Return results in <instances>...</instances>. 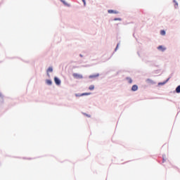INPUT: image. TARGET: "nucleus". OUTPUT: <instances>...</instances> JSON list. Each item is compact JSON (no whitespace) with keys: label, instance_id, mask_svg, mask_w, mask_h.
Here are the masks:
<instances>
[{"label":"nucleus","instance_id":"nucleus-20","mask_svg":"<svg viewBox=\"0 0 180 180\" xmlns=\"http://www.w3.org/2000/svg\"><path fill=\"white\" fill-rule=\"evenodd\" d=\"M82 2H83V4H84V5L85 6L86 5V3L85 2V0H82Z\"/></svg>","mask_w":180,"mask_h":180},{"label":"nucleus","instance_id":"nucleus-11","mask_svg":"<svg viewBox=\"0 0 180 180\" xmlns=\"http://www.w3.org/2000/svg\"><path fill=\"white\" fill-rule=\"evenodd\" d=\"M160 34L161 36H165V34H167V32H165V30H160Z\"/></svg>","mask_w":180,"mask_h":180},{"label":"nucleus","instance_id":"nucleus-8","mask_svg":"<svg viewBox=\"0 0 180 180\" xmlns=\"http://www.w3.org/2000/svg\"><path fill=\"white\" fill-rule=\"evenodd\" d=\"M99 73H96V74H94V75H91V79H94V78H98V77H99Z\"/></svg>","mask_w":180,"mask_h":180},{"label":"nucleus","instance_id":"nucleus-18","mask_svg":"<svg viewBox=\"0 0 180 180\" xmlns=\"http://www.w3.org/2000/svg\"><path fill=\"white\" fill-rule=\"evenodd\" d=\"M173 2L175 4L176 6H178V2H176V0H173Z\"/></svg>","mask_w":180,"mask_h":180},{"label":"nucleus","instance_id":"nucleus-15","mask_svg":"<svg viewBox=\"0 0 180 180\" xmlns=\"http://www.w3.org/2000/svg\"><path fill=\"white\" fill-rule=\"evenodd\" d=\"M166 157H167V156H166L165 155H162V162H165V160H166L165 158H166Z\"/></svg>","mask_w":180,"mask_h":180},{"label":"nucleus","instance_id":"nucleus-14","mask_svg":"<svg viewBox=\"0 0 180 180\" xmlns=\"http://www.w3.org/2000/svg\"><path fill=\"white\" fill-rule=\"evenodd\" d=\"M119 44H120V43L117 44V46L114 50V51H117V49H119Z\"/></svg>","mask_w":180,"mask_h":180},{"label":"nucleus","instance_id":"nucleus-4","mask_svg":"<svg viewBox=\"0 0 180 180\" xmlns=\"http://www.w3.org/2000/svg\"><path fill=\"white\" fill-rule=\"evenodd\" d=\"M146 82L148 84H150V85H155L157 84V82H154V80H153L151 79H147Z\"/></svg>","mask_w":180,"mask_h":180},{"label":"nucleus","instance_id":"nucleus-13","mask_svg":"<svg viewBox=\"0 0 180 180\" xmlns=\"http://www.w3.org/2000/svg\"><path fill=\"white\" fill-rule=\"evenodd\" d=\"M47 72H53V68H49L47 70Z\"/></svg>","mask_w":180,"mask_h":180},{"label":"nucleus","instance_id":"nucleus-9","mask_svg":"<svg viewBox=\"0 0 180 180\" xmlns=\"http://www.w3.org/2000/svg\"><path fill=\"white\" fill-rule=\"evenodd\" d=\"M126 80L128 81L129 84H132L133 83V79H131V77H127Z\"/></svg>","mask_w":180,"mask_h":180},{"label":"nucleus","instance_id":"nucleus-10","mask_svg":"<svg viewBox=\"0 0 180 180\" xmlns=\"http://www.w3.org/2000/svg\"><path fill=\"white\" fill-rule=\"evenodd\" d=\"M175 91L176 92V94H180V85L176 87Z\"/></svg>","mask_w":180,"mask_h":180},{"label":"nucleus","instance_id":"nucleus-12","mask_svg":"<svg viewBox=\"0 0 180 180\" xmlns=\"http://www.w3.org/2000/svg\"><path fill=\"white\" fill-rule=\"evenodd\" d=\"M46 84H47L48 85H51V84H52L51 80L47 79V80H46Z\"/></svg>","mask_w":180,"mask_h":180},{"label":"nucleus","instance_id":"nucleus-2","mask_svg":"<svg viewBox=\"0 0 180 180\" xmlns=\"http://www.w3.org/2000/svg\"><path fill=\"white\" fill-rule=\"evenodd\" d=\"M169 79H171V77H168L166 80H165L164 82H159L158 84V86H161L162 85H165V84H167V82H168V81H169Z\"/></svg>","mask_w":180,"mask_h":180},{"label":"nucleus","instance_id":"nucleus-21","mask_svg":"<svg viewBox=\"0 0 180 180\" xmlns=\"http://www.w3.org/2000/svg\"><path fill=\"white\" fill-rule=\"evenodd\" d=\"M0 98H2V94L0 93Z\"/></svg>","mask_w":180,"mask_h":180},{"label":"nucleus","instance_id":"nucleus-3","mask_svg":"<svg viewBox=\"0 0 180 180\" xmlns=\"http://www.w3.org/2000/svg\"><path fill=\"white\" fill-rule=\"evenodd\" d=\"M158 50H159V51H162V53H164V51H165V50H167V48L164 47V46H162V45H160L158 46Z\"/></svg>","mask_w":180,"mask_h":180},{"label":"nucleus","instance_id":"nucleus-1","mask_svg":"<svg viewBox=\"0 0 180 180\" xmlns=\"http://www.w3.org/2000/svg\"><path fill=\"white\" fill-rule=\"evenodd\" d=\"M72 77L76 79H82L83 78L82 75L78 73H73Z\"/></svg>","mask_w":180,"mask_h":180},{"label":"nucleus","instance_id":"nucleus-19","mask_svg":"<svg viewBox=\"0 0 180 180\" xmlns=\"http://www.w3.org/2000/svg\"><path fill=\"white\" fill-rule=\"evenodd\" d=\"M89 94H90L89 93L82 94V96H84V95H89Z\"/></svg>","mask_w":180,"mask_h":180},{"label":"nucleus","instance_id":"nucleus-5","mask_svg":"<svg viewBox=\"0 0 180 180\" xmlns=\"http://www.w3.org/2000/svg\"><path fill=\"white\" fill-rule=\"evenodd\" d=\"M139 89V86H137V84H134L131 86V91H132V92H136V91H138Z\"/></svg>","mask_w":180,"mask_h":180},{"label":"nucleus","instance_id":"nucleus-7","mask_svg":"<svg viewBox=\"0 0 180 180\" xmlns=\"http://www.w3.org/2000/svg\"><path fill=\"white\" fill-rule=\"evenodd\" d=\"M108 13H115V15H117V13H119V11L110 9L108 10Z\"/></svg>","mask_w":180,"mask_h":180},{"label":"nucleus","instance_id":"nucleus-16","mask_svg":"<svg viewBox=\"0 0 180 180\" xmlns=\"http://www.w3.org/2000/svg\"><path fill=\"white\" fill-rule=\"evenodd\" d=\"M95 89V86L91 84V91H94Z\"/></svg>","mask_w":180,"mask_h":180},{"label":"nucleus","instance_id":"nucleus-6","mask_svg":"<svg viewBox=\"0 0 180 180\" xmlns=\"http://www.w3.org/2000/svg\"><path fill=\"white\" fill-rule=\"evenodd\" d=\"M54 82L56 84V85H60L61 84V80L58 79V77H54Z\"/></svg>","mask_w":180,"mask_h":180},{"label":"nucleus","instance_id":"nucleus-17","mask_svg":"<svg viewBox=\"0 0 180 180\" xmlns=\"http://www.w3.org/2000/svg\"><path fill=\"white\" fill-rule=\"evenodd\" d=\"M114 20L115 21H116V20L122 21V18H114Z\"/></svg>","mask_w":180,"mask_h":180}]
</instances>
